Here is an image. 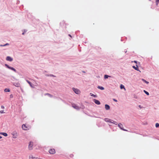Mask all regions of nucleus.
<instances>
[{"mask_svg":"<svg viewBox=\"0 0 159 159\" xmlns=\"http://www.w3.org/2000/svg\"><path fill=\"white\" fill-rule=\"evenodd\" d=\"M150 1L151 0H149Z\"/></svg>","mask_w":159,"mask_h":159,"instance_id":"c03bdc74","label":"nucleus"},{"mask_svg":"<svg viewBox=\"0 0 159 159\" xmlns=\"http://www.w3.org/2000/svg\"><path fill=\"white\" fill-rule=\"evenodd\" d=\"M6 66H7V67L8 68V67H10L9 66H8V65H7V64H6Z\"/></svg>","mask_w":159,"mask_h":159,"instance_id":"c9c22d12","label":"nucleus"},{"mask_svg":"<svg viewBox=\"0 0 159 159\" xmlns=\"http://www.w3.org/2000/svg\"><path fill=\"white\" fill-rule=\"evenodd\" d=\"M105 120L107 122H111L110 121V120L109 119H105Z\"/></svg>","mask_w":159,"mask_h":159,"instance_id":"5701e85b","label":"nucleus"},{"mask_svg":"<svg viewBox=\"0 0 159 159\" xmlns=\"http://www.w3.org/2000/svg\"><path fill=\"white\" fill-rule=\"evenodd\" d=\"M6 66H7V67L8 68V67H10L9 66H8V65H7V64H6Z\"/></svg>","mask_w":159,"mask_h":159,"instance_id":"e433bc0d","label":"nucleus"},{"mask_svg":"<svg viewBox=\"0 0 159 159\" xmlns=\"http://www.w3.org/2000/svg\"><path fill=\"white\" fill-rule=\"evenodd\" d=\"M9 45V44L8 43H7L6 44H5V45H1V46H6V45Z\"/></svg>","mask_w":159,"mask_h":159,"instance_id":"c85d7f7f","label":"nucleus"},{"mask_svg":"<svg viewBox=\"0 0 159 159\" xmlns=\"http://www.w3.org/2000/svg\"><path fill=\"white\" fill-rule=\"evenodd\" d=\"M49 152L50 154H54L55 153L56 151L54 149V148H51L50 149L49 151Z\"/></svg>","mask_w":159,"mask_h":159,"instance_id":"f03ea898","label":"nucleus"},{"mask_svg":"<svg viewBox=\"0 0 159 159\" xmlns=\"http://www.w3.org/2000/svg\"><path fill=\"white\" fill-rule=\"evenodd\" d=\"M69 35L71 37V36L70 34H69Z\"/></svg>","mask_w":159,"mask_h":159,"instance_id":"4c0bfd02","label":"nucleus"},{"mask_svg":"<svg viewBox=\"0 0 159 159\" xmlns=\"http://www.w3.org/2000/svg\"><path fill=\"white\" fill-rule=\"evenodd\" d=\"M0 113L1 114L4 113L3 110H1L0 111Z\"/></svg>","mask_w":159,"mask_h":159,"instance_id":"c756f323","label":"nucleus"},{"mask_svg":"<svg viewBox=\"0 0 159 159\" xmlns=\"http://www.w3.org/2000/svg\"><path fill=\"white\" fill-rule=\"evenodd\" d=\"M12 135H13V138H16L17 137V135L16 133H13L12 134Z\"/></svg>","mask_w":159,"mask_h":159,"instance_id":"ddd939ff","label":"nucleus"},{"mask_svg":"<svg viewBox=\"0 0 159 159\" xmlns=\"http://www.w3.org/2000/svg\"><path fill=\"white\" fill-rule=\"evenodd\" d=\"M94 102L97 105H100V102L98 100H96V99H94L93 100Z\"/></svg>","mask_w":159,"mask_h":159,"instance_id":"1a4fd4ad","label":"nucleus"},{"mask_svg":"<svg viewBox=\"0 0 159 159\" xmlns=\"http://www.w3.org/2000/svg\"><path fill=\"white\" fill-rule=\"evenodd\" d=\"M13 85L16 87H19L20 85V84L19 82H15L13 83Z\"/></svg>","mask_w":159,"mask_h":159,"instance_id":"6e6552de","label":"nucleus"},{"mask_svg":"<svg viewBox=\"0 0 159 159\" xmlns=\"http://www.w3.org/2000/svg\"><path fill=\"white\" fill-rule=\"evenodd\" d=\"M137 67H135V66H133V67L134 69L135 70H139V68H138V66L137 65H136Z\"/></svg>","mask_w":159,"mask_h":159,"instance_id":"2eb2a0df","label":"nucleus"},{"mask_svg":"<svg viewBox=\"0 0 159 159\" xmlns=\"http://www.w3.org/2000/svg\"><path fill=\"white\" fill-rule=\"evenodd\" d=\"M31 127L29 125H26L25 124H23L22 126V129L25 130H27L29 129Z\"/></svg>","mask_w":159,"mask_h":159,"instance_id":"f257e3e1","label":"nucleus"},{"mask_svg":"<svg viewBox=\"0 0 159 159\" xmlns=\"http://www.w3.org/2000/svg\"><path fill=\"white\" fill-rule=\"evenodd\" d=\"M156 127L157 128L159 126V124L158 123H157L156 124Z\"/></svg>","mask_w":159,"mask_h":159,"instance_id":"a878e982","label":"nucleus"},{"mask_svg":"<svg viewBox=\"0 0 159 159\" xmlns=\"http://www.w3.org/2000/svg\"><path fill=\"white\" fill-rule=\"evenodd\" d=\"M24 32H23L22 33V34L24 35Z\"/></svg>","mask_w":159,"mask_h":159,"instance_id":"a19ab883","label":"nucleus"},{"mask_svg":"<svg viewBox=\"0 0 159 159\" xmlns=\"http://www.w3.org/2000/svg\"><path fill=\"white\" fill-rule=\"evenodd\" d=\"M11 96V95H10V96H11V97H12V96Z\"/></svg>","mask_w":159,"mask_h":159,"instance_id":"37998d69","label":"nucleus"},{"mask_svg":"<svg viewBox=\"0 0 159 159\" xmlns=\"http://www.w3.org/2000/svg\"><path fill=\"white\" fill-rule=\"evenodd\" d=\"M46 95H48L49 97H51V98H52V95L51 94L48 93L46 94Z\"/></svg>","mask_w":159,"mask_h":159,"instance_id":"aec40b11","label":"nucleus"},{"mask_svg":"<svg viewBox=\"0 0 159 159\" xmlns=\"http://www.w3.org/2000/svg\"><path fill=\"white\" fill-rule=\"evenodd\" d=\"M29 159H39V158H38L37 157H34L32 155H31L29 156Z\"/></svg>","mask_w":159,"mask_h":159,"instance_id":"423d86ee","label":"nucleus"},{"mask_svg":"<svg viewBox=\"0 0 159 159\" xmlns=\"http://www.w3.org/2000/svg\"><path fill=\"white\" fill-rule=\"evenodd\" d=\"M142 80L145 83H146L147 84H149V82L146 81V80H145L144 79H142Z\"/></svg>","mask_w":159,"mask_h":159,"instance_id":"412c9836","label":"nucleus"},{"mask_svg":"<svg viewBox=\"0 0 159 159\" xmlns=\"http://www.w3.org/2000/svg\"><path fill=\"white\" fill-rule=\"evenodd\" d=\"M111 122L112 123H114V124H116V125L117 124V122H115L114 121H113V122Z\"/></svg>","mask_w":159,"mask_h":159,"instance_id":"7c9ffc66","label":"nucleus"},{"mask_svg":"<svg viewBox=\"0 0 159 159\" xmlns=\"http://www.w3.org/2000/svg\"><path fill=\"white\" fill-rule=\"evenodd\" d=\"M90 95L91 96H93L94 97H96V95H94L91 93H90Z\"/></svg>","mask_w":159,"mask_h":159,"instance_id":"393cba45","label":"nucleus"},{"mask_svg":"<svg viewBox=\"0 0 159 159\" xmlns=\"http://www.w3.org/2000/svg\"><path fill=\"white\" fill-rule=\"evenodd\" d=\"M69 156L71 158H72L74 157V155L72 154L70 155Z\"/></svg>","mask_w":159,"mask_h":159,"instance_id":"cd10ccee","label":"nucleus"},{"mask_svg":"<svg viewBox=\"0 0 159 159\" xmlns=\"http://www.w3.org/2000/svg\"><path fill=\"white\" fill-rule=\"evenodd\" d=\"M4 91L6 92H9L10 91V90L9 89H4Z\"/></svg>","mask_w":159,"mask_h":159,"instance_id":"4be33fe9","label":"nucleus"},{"mask_svg":"<svg viewBox=\"0 0 159 159\" xmlns=\"http://www.w3.org/2000/svg\"><path fill=\"white\" fill-rule=\"evenodd\" d=\"M72 106L74 108L77 110L80 109V108L79 107L77 106L76 105H75V104H72Z\"/></svg>","mask_w":159,"mask_h":159,"instance_id":"0eeeda50","label":"nucleus"},{"mask_svg":"<svg viewBox=\"0 0 159 159\" xmlns=\"http://www.w3.org/2000/svg\"><path fill=\"white\" fill-rule=\"evenodd\" d=\"M6 60L8 61H11L13 60V59L11 57L8 56L6 58Z\"/></svg>","mask_w":159,"mask_h":159,"instance_id":"9d476101","label":"nucleus"},{"mask_svg":"<svg viewBox=\"0 0 159 159\" xmlns=\"http://www.w3.org/2000/svg\"><path fill=\"white\" fill-rule=\"evenodd\" d=\"M134 62L136 63H137V61H134Z\"/></svg>","mask_w":159,"mask_h":159,"instance_id":"72a5a7b5","label":"nucleus"},{"mask_svg":"<svg viewBox=\"0 0 159 159\" xmlns=\"http://www.w3.org/2000/svg\"><path fill=\"white\" fill-rule=\"evenodd\" d=\"M105 108L107 110H108L110 109V107L109 105L107 104H106L105 105Z\"/></svg>","mask_w":159,"mask_h":159,"instance_id":"9b49d317","label":"nucleus"},{"mask_svg":"<svg viewBox=\"0 0 159 159\" xmlns=\"http://www.w3.org/2000/svg\"><path fill=\"white\" fill-rule=\"evenodd\" d=\"M6 66H7V67L8 68V67H10L9 66H8V65H7V64H6Z\"/></svg>","mask_w":159,"mask_h":159,"instance_id":"f704fd0d","label":"nucleus"},{"mask_svg":"<svg viewBox=\"0 0 159 159\" xmlns=\"http://www.w3.org/2000/svg\"><path fill=\"white\" fill-rule=\"evenodd\" d=\"M144 93L148 95H149V93L147 92V91H145V90H144Z\"/></svg>","mask_w":159,"mask_h":159,"instance_id":"bb28decb","label":"nucleus"},{"mask_svg":"<svg viewBox=\"0 0 159 159\" xmlns=\"http://www.w3.org/2000/svg\"><path fill=\"white\" fill-rule=\"evenodd\" d=\"M110 77V76H109L107 75H104V78L105 79H107L108 78V77Z\"/></svg>","mask_w":159,"mask_h":159,"instance_id":"6ab92c4d","label":"nucleus"},{"mask_svg":"<svg viewBox=\"0 0 159 159\" xmlns=\"http://www.w3.org/2000/svg\"><path fill=\"white\" fill-rule=\"evenodd\" d=\"M11 96V95H10V96H11V97H12V96Z\"/></svg>","mask_w":159,"mask_h":159,"instance_id":"79ce46f5","label":"nucleus"},{"mask_svg":"<svg viewBox=\"0 0 159 159\" xmlns=\"http://www.w3.org/2000/svg\"><path fill=\"white\" fill-rule=\"evenodd\" d=\"M120 88L121 89H125V87L124 86L122 85V84H121L120 85Z\"/></svg>","mask_w":159,"mask_h":159,"instance_id":"f3484780","label":"nucleus"},{"mask_svg":"<svg viewBox=\"0 0 159 159\" xmlns=\"http://www.w3.org/2000/svg\"><path fill=\"white\" fill-rule=\"evenodd\" d=\"M26 81L30 84V86H31V87L33 88V87L32 85V83L31 82H30V81H29L28 80H26Z\"/></svg>","mask_w":159,"mask_h":159,"instance_id":"4468645a","label":"nucleus"},{"mask_svg":"<svg viewBox=\"0 0 159 159\" xmlns=\"http://www.w3.org/2000/svg\"><path fill=\"white\" fill-rule=\"evenodd\" d=\"M113 100L116 102H117V100L115 99H113Z\"/></svg>","mask_w":159,"mask_h":159,"instance_id":"2f4dec72","label":"nucleus"},{"mask_svg":"<svg viewBox=\"0 0 159 159\" xmlns=\"http://www.w3.org/2000/svg\"><path fill=\"white\" fill-rule=\"evenodd\" d=\"M33 143L32 142H30L28 146L29 149V150H31L32 149Z\"/></svg>","mask_w":159,"mask_h":159,"instance_id":"20e7f679","label":"nucleus"},{"mask_svg":"<svg viewBox=\"0 0 159 159\" xmlns=\"http://www.w3.org/2000/svg\"><path fill=\"white\" fill-rule=\"evenodd\" d=\"M8 68L14 71L15 72H16V70L13 68L12 67H8Z\"/></svg>","mask_w":159,"mask_h":159,"instance_id":"dca6fc26","label":"nucleus"},{"mask_svg":"<svg viewBox=\"0 0 159 159\" xmlns=\"http://www.w3.org/2000/svg\"><path fill=\"white\" fill-rule=\"evenodd\" d=\"M99 89H100L102 90H103L104 89V88L102 87H101V86H98V87Z\"/></svg>","mask_w":159,"mask_h":159,"instance_id":"a211bd4d","label":"nucleus"},{"mask_svg":"<svg viewBox=\"0 0 159 159\" xmlns=\"http://www.w3.org/2000/svg\"><path fill=\"white\" fill-rule=\"evenodd\" d=\"M156 5L157 6L158 3H159V0H156Z\"/></svg>","mask_w":159,"mask_h":159,"instance_id":"b1692460","label":"nucleus"},{"mask_svg":"<svg viewBox=\"0 0 159 159\" xmlns=\"http://www.w3.org/2000/svg\"><path fill=\"white\" fill-rule=\"evenodd\" d=\"M2 138V136H0V139H1V138Z\"/></svg>","mask_w":159,"mask_h":159,"instance_id":"ea45409f","label":"nucleus"},{"mask_svg":"<svg viewBox=\"0 0 159 159\" xmlns=\"http://www.w3.org/2000/svg\"><path fill=\"white\" fill-rule=\"evenodd\" d=\"M139 107H140V108H141V106L140 105H139Z\"/></svg>","mask_w":159,"mask_h":159,"instance_id":"58836bf2","label":"nucleus"},{"mask_svg":"<svg viewBox=\"0 0 159 159\" xmlns=\"http://www.w3.org/2000/svg\"><path fill=\"white\" fill-rule=\"evenodd\" d=\"M0 134L3 135L6 137L7 136V134L6 133L1 132L0 133Z\"/></svg>","mask_w":159,"mask_h":159,"instance_id":"f8f14e48","label":"nucleus"},{"mask_svg":"<svg viewBox=\"0 0 159 159\" xmlns=\"http://www.w3.org/2000/svg\"><path fill=\"white\" fill-rule=\"evenodd\" d=\"M1 108H2V109H4V107L3 106H1Z\"/></svg>","mask_w":159,"mask_h":159,"instance_id":"473e14b6","label":"nucleus"},{"mask_svg":"<svg viewBox=\"0 0 159 159\" xmlns=\"http://www.w3.org/2000/svg\"><path fill=\"white\" fill-rule=\"evenodd\" d=\"M118 126L121 129H122L124 131H128V130H126V129H123V126L121 124V123L119 124L118 125Z\"/></svg>","mask_w":159,"mask_h":159,"instance_id":"39448f33","label":"nucleus"},{"mask_svg":"<svg viewBox=\"0 0 159 159\" xmlns=\"http://www.w3.org/2000/svg\"><path fill=\"white\" fill-rule=\"evenodd\" d=\"M72 89L75 93L77 94H79L80 93V90L78 89L73 88Z\"/></svg>","mask_w":159,"mask_h":159,"instance_id":"7ed1b4c3","label":"nucleus"}]
</instances>
